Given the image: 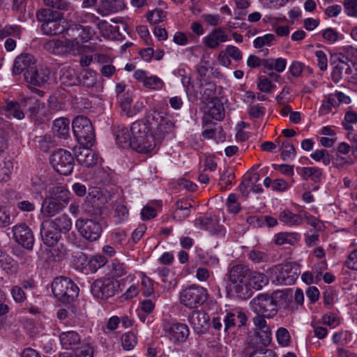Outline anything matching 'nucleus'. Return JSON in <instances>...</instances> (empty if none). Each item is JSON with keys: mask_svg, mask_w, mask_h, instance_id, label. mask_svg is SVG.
<instances>
[{"mask_svg": "<svg viewBox=\"0 0 357 357\" xmlns=\"http://www.w3.org/2000/svg\"><path fill=\"white\" fill-rule=\"evenodd\" d=\"M14 75L24 73V81L29 85L41 87L50 79V69L37 63L34 57L29 54H21L16 57L13 67Z\"/></svg>", "mask_w": 357, "mask_h": 357, "instance_id": "nucleus-1", "label": "nucleus"}, {"mask_svg": "<svg viewBox=\"0 0 357 357\" xmlns=\"http://www.w3.org/2000/svg\"><path fill=\"white\" fill-rule=\"evenodd\" d=\"M250 276L251 269L248 266L241 264L231 266L225 275L227 291L243 300L251 297L253 291L250 282Z\"/></svg>", "mask_w": 357, "mask_h": 357, "instance_id": "nucleus-2", "label": "nucleus"}, {"mask_svg": "<svg viewBox=\"0 0 357 357\" xmlns=\"http://www.w3.org/2000/svg\"><path fill=\"white\" fill-rule=\"evenodd\" d=\"M287 295L281 291H275L269 295L268 294H260L252 301V308L256 312V316L265 318H272L278 311V307L285 300Z\"/></svg>", "mask_w": 357, "mask_h": 357, "instance_id": "nucleus-3", "label": "nucleus"}, {"mask_svg": "<svg viewBox=\"0 0 357 357\" xmlns=\"http://www.w3.org/2000/svg\"><path fill=\"white\" fill-rule=\"evenodd\" d=\"M150 126L143 121L134 122L130 128L132 139V149L139 153H148L156 146L153 135L149 134Z\"/></svg>", "mask_w": 357, "mask_h": 357, "instance_id": "nucleus-4", "label": "nucleus"}, {"mask_svg": "<svg viewBox=\"0 0 357 357\" xmlns=\"http://www.w3.org/2000/svg\"><path fill=\"white\" fill-rule=\"evenodd\" d=\"M273 282L278 284L291 285L300 274L299 265L296 262L277 264L268 269Z\"/></svg>", "mask_w": 357, "mask_h": 357, "instance_id": "nucleus-5", "label": "nucleus"}, {"mask_svg": "<svg viewBox=\"0 0 357 357\" xmlns=\"http://www.w3.org/2000/svg\"><path fill=\"white\" fill-rule=\"evenodd\" d=\"M146 123L153 130V135L155 141H160L174 133V123L158 111L153 110L148 113Z\"/></svg>", "mask_w": 357, "mask_h": 357, "instance_id": "nucleus-6", "label": "nucleus"}, {"mask_svg": "<svg viewBox=\"0 0 357 357\" xmlns=\"http://www.w3.org/2000/svg\"><path fill=\"white\" fill-rule=\"evenodd\" d=\"M94 34L93 29L89 26H82L68 22V27L66 29V41L73 54L79 51L82 45L91 40Z\"/></svg>", "mask_w": 357, "mask_h": 357, "instance_id": "nucleus-7", "label": "nucleus"}, {"mask_svg": "<svg viewBox=\"0 0 357 357\" xmlns=\"http://www.w3.org/2000/svg\"><path fill=\"white\" fill-rule=\"evenodd\" d=\"M73 131L77 142L83 146H92L95 142L94 128L89 119L80 115L76 116L72 123Z\"/></svg>", "mask_w": 357, "mask_h": 357, "instance_id": "nucleus-8", "label": "nucleus"}, {"mask_svg": "<svg viewBox=\"0 0 357 357\" xmlns=\"http://www.w3.org/2000/svg\"><path fill=\"white\" fill-rule=\"evenodd\" d=\"M52 290L54 296L63 303H70L79 294L78 287L72 280L65 277L54 279L52 283Z\"/></svg>", "mask_w": 357, "mask_h": 357, "instance_id": "nucleus-9", "label": "nucleus"}, {"mask_svg": "<svg viewBox=\"0 0 357 357\" xmlns=\"http://www.w3.org/2000/svg\"><path fill=\"white\" fill-rule=\"evenodd\" d=\"M22 105L26 109L29 119L34 124L41 125L48 120L45 104L35 96H22Z\"/></svg>", "mask_w": 357, "mask_h": 357, "instance_id": "nucleus-10", "label": "nucleus"}, {"mask_svg": "<svg viewBox=\"0 0 357 357\" xmlns=\"http://www.w3.org/2000/svg\"><path fill=\"white\" fill-rule=\"evenodd\" d=\"M255 332L248 337V344L267 347L272 340V333L270 327L267 325L266 319L262 317L255 316L253 319Z\"/></svg>", "mask_w": 357, "mask_h": 357, "instance_id": "nucleus-11", "label": "nucleus"}, {"mask_svg": "<svg viewBox=\"0 0 357 357\" xmlns=\"http://www.w3.org/2000/svg\"><path fill=\"white\" fill-rule=\"evenodd\" d=\"M111 199V195L107 190L97 187L89 189L85 199L86 211L93 215L98 216L102 213V208Z\"/></svg>", "mask_w": 357, "mask_h": 357, "instance_id": "nucleus-12", "label": "nucleus"}, {"mask_svg": "<svg viewBox=\"0 0 357 357\" xmlns=\"http://www.w3.org/2000/svg\"><path fill=\"white\" fill-rule=\"evenodd\" d=\"M206 300V289L195 284L185 289L180 294L181 303L189 308H197Z\"/></svg>", "mask_w": 357, "mask_h": 357, "instance_id": "nucleus-13", "label": "nucleus"}, {"mask_svg": "<svg viewBox=\"0 0 357 357\" xmlns=\"http://www.w3.org/2000/svg\"><path fill=\"white\" fill-rule=\"evenodd\" d=\"M50 162L58 173L64 176L72 173L75 165L74 158L70 152L62 149L52 154Z\"/></svg>", "mask_w": 357, "mask_h": 357, "instance_id": "nucleus-14", "label": "nucleus"}, {"mask_svg": "<svg viewBox=\"0 0 357 357\" xmlns=\"http://www.w3.org/2000/svg\"><path fill=\"white\" fill-rule=\"evenodd\" d=\"M162 330L174 343L185 342L190 335V330L186 324L167 319L162 323Z\"/></svg>", "mask_w": 357, "mask_h": 357, "instance_id": "nucleus-15", "label": "nucleus"}, {"mask_svg": "<svg viewBox=\"0 0 357 357\" xmlns=\"http://www.w3.org/2000/svg\"><path fill=\"white\" fill-rule=\"evenodd\" d=\"M119 287L117 281L112 278L100 279L92 283L91 291L97 298L107 299L116 294Z\"/></svg>", "mask_w": 357, "mask_h": 357, "instance_id": "nucleus-16", "label": "nucleus"}, {"mask_svg": "<svg viewBox=\"0 0 357 357\" xmlns=\"http://www.w3.org/2000/svg\"><path fill=\"white\" fill-rule=\"evenodd\" d=\"M75 227L85 239L91 242L98 240L102 233L100 224L91 219H78Z\"/></svg>", "mask_w": 357, "mask_h": 357, "instance_id": "nucleus-17", "label": "nucleus"}, {"mask_svg": "<svg viewBox=\"0 0 357 357\" xmlns=\"http://www.w3.org/2000/svg\"><path fill=\"white\" fill-rule=\"evenodd\" d=\"M15 241L28 250H32L34 236L32 230L25 223L18 224L13 227Z\"/></svg>", "mask_w": 357, "mask_h": 357, "instance_id": "nucleus-18", "label": "nucleus"}, {"mask_svg": "<svg viewBox=\"0 0 357 357\" xmlns=\"http://www.w3.org/2000/svg\"><path fill=\"white\" fill-rule=\"evenodd\" d=\"M47 220L40 225V236L43 243L47 247L56 246L59 243L61 233Z\"/></svg>", "mask_w": 357, "mask_h": 357, "instance_id": "nucleus-19", "label": "nucleus"}, {"mask_svg": "<svg viewBox=\"0 0 357 357\" xmlns=\"http://www.w3.org/2000/svg\"><path fill=\"white\" fill-rule=\"evenodd\" d=\"M49 22L41 24V30L43 33L47 36H56L59 34H65L66 29L68 27V21L63 17L61 13V17H53Z\"/></svg>", "mask_w": 357, "mask_h": 357, "instance_id": "nucleus-20", "label": "nucleus"}, {"mask_svg": "<svg viewBox=\"0 0 357 357\" xmlns=\"http://www.w3.org/2000/svg\"><path fill=\"white\" fill-rule=\"evenodd\" d=\"M188 320L197 334H202L209 326V315L203 310H194L188 316Z\"/></svg>", "mask_w": 357, "mask_h": 357, "instance_id": "nucleus-21", "label": "nucleus"}, {"mask_svg": "<svg viewBox=\"0 0 357 357\" xmlns=\"http://www.w3.org/2000/svg\"><path fill=\"white\" fill-rule=\"evenodd\" d=\"M90 146L77 147L74 149L75 157L77 161L83 167L89 168L95 166L98 160V155Z\"/></svg>", "mask_w": 357, "mask_h": 357, "instance_id": "nucleus-22", "label": "nucleus"}, {"mask_svg": "<svg viewBox=\"0 0 357 357\" xmlns=\"http://www.w3.org/2000/svg\"><path fill=\"white\" fill-rule=\"evenodd\" d=\"M209 104L210 105L207 114L203 117V123L204 125L211 123L209 119L210 117L216 121H222L225 116L224 105L220 99L218 98H213Z\"/></svg>", "mask_w": 357, "mask_h": 357, "instance_id": "nucleus-23", "label": "nucleus"}, {"mask_svg": "<svg viewBox=\"0 0 357 357\" xmlns=\"http://www.w3.org/2000/svg\"><path fill=\"white\" fill-rule=\"evenodd\" d=\"M247 320L248 317L246 314L238 310L229 312L226 314L223 319L225 323L224 331L227 332L228 330L236 326L241 328L246 324Z\"/></svg>", "mask_w": 357, "mask_h": 357, "instance_id": "nucleus-24", "label": "nucleus"}, {"mask_svg": "<svg viewBox=\"0 0 357 357\" xmlns=\"http://www.w3.org/2000/svg\"><path fill=\"white\" fill-rule=\"evenodd\" d=\"M338 60L339 62L334 66L331 73L332 79L336 83L342 79H346V77L352 72L351 65L346 61L348 60L347 56L341 54Z\"/></svg>", "mask_w": 357, "mask_h": 357, "instance_id": "nucleus-25", "label": "nucleus"}, {"mask_svg": "<svg viewBox=\"0 0 357 357\" xmlns=\"http://www.w3.org/2000/svg\"><path fill=\"white\" fill-rule=\"evenodd\" d=\"M53 181L52 176L49 174L35 176L31 178L32 190L40 195L41 198H43V192H49V189L52 188L51 185L53 184Z\"/></svg>", "mask_w": 357, "mask_h": 357, "instance_id": "nucleus-26", "label": "nucleus"}, {"mask_svg": "<svg viewBox=\"0 0 357 357\" xmlns=\"http://www.w3.org/2000/svg\"><path fill=\"white\" fill-rule=\"evenodd\" d=\"M228 40V36L222 29H215L204 38V43L208 48L215 50L219 47L220 43Z\"/></svg>", "mask_w": 357, "mask_h": 357, "instance_id": "nucleus-27", "label": "nucleus"}, {"mask_svg": "<svg viewBox=\"0 0 357 357\" xmlns=\"http://www.w3.org/2000/svg\"><path fill=\"white\" fill-rule=\"evenodd\" d=\"M43 47L46 51L53 54H73L66 40L63 42L58 39L50 40L44 43Z\"/></svg>", "mask_w": 357, "mask_h": 357, "instance_id": "nucleus-28", "label": "nucleus"}, {"mask_svg": "<svg viewBox=\"0 0 357 357\" xmlns=\"http://www.w3.org/2000/svg\"><path fill=\"white\" fill-rule=\"evenodd\" d=\"M61 203H57L48 197L43 199L41 204L40 213L45 218H52L59 213L63 208Z\"/></svg>", "mask_w": 357, "mask_h": 357, "instance_id": "nucleus-29", "label": "nucleus"}, {"mask_svg": "<svg viewBox=\"0 0 357 357\" xmlns=\"http://www.w3.org/2000/svg\"><path fill=\"white\" fill-rule=\"evenodd\" d=\"M59 340L63 349H76L81 342V337L77 332L69 331L61 333Z\"/></svg>", "mask_w": 357, "mask_h": 357, "instance_id": "nucleus-30", "label": "nucleus"}, {"mask_svg": "<svg viewBox=\"0 0 357 357\" xmlns=\"http://www.w3.org/2000/svg\"><path fill=\"white\" fill-rule=\"evenodd\" d=\"M114 135L116 137L117 144L122 148L126 149L131 147L132 149V134L123 125H118L114 129Z\"/></svg>", "mask_w": 357, "mask_h": 357, "instance_id": "nucleus-31", "label": "nucleus"}, {"mask_svg": "<svg viewBox=\"0 0 357 357\" xmlns=\"http://www.w3.org/2000/svg\"><path fill=\"white\" fill-rule=\"evenodd\" d=\"M70 192L63 186H52L49 189V195L47 196L57 203H61L63 207H66L70 200Z\"/></svg>", "mask_w": 357, "mask_h": 357, "instance_id": "nucleus-32", "label": "nucleus"}, {"mask_svg": "<svg viewBox=\"0 0 357 357\" xmlns=\"http://www.w3.org/2000/svg\"><path fill=\"white\" fill-rule=\"evenodd\" d=\"M192 208V200L188 199H178L175 204L173 212L174 219L181 221L190 214V208Z\"/></svg>", "mask_w": 357, "mask_h": 357, "instance_id": "nucleus-33", "label": "nucleus"}, {"mask_svg": "<svg viewBox=\"0 0 357 357\" xmlns=\"http://www.w3.org/2000/svg\"><path fill=\"white\" fill-rule=\"evenodd\" d=\"M195 226L202 229L208 230L213 234H216L221 230L215 216L199 217L195 220Z\"/></svg>", "mask_w": 357, "mask_h": 357, "instance_id": "nucleus-34", "label": "nucleus"}, {"mask_svg": "<svg viewBox=\"0 0 357 357\" xmlns=\"http://www.w3.org/2000/svg\"><path fill=\"white\" fill-rule=\"evenodd\" d=\"M245 357H278L274 351L259 347L246 344L243 350Z\"/></svg>", "mask_w": 357, "mask_h": 357, "instance_id": "nucleus-35", "label": "nucleus"}, {"mask_svg": "<svg viewBox=\"0 0 357 357\" xmlns=\"http://www.w3.org/2000/svg\"><path fill=\"white\" fill-rule=\"evenodd\" d=\"M60 81L66 86H75L80 84L79 75L71 68H64L60 72Z\"/></svg>", "mask_w": 357, "mask_h": 357, "instance_id": "nucleus-36", "label": "nucleus"}, {"mask_svg": "<svg viewBox=\"0 0 357 357\" xmlns=\"http://www.w3.org/2000/svg\"><path fill=\"white\" fill-rule=\"evenodd\" d=\"M125 8L124 0H105L102 3L98 13L102 15H107L112 13L119 12Z\"/></svg>", "mask_w": 357, "mask_h": 357, "instance_id": "nucleus-37", "label": "nucleus"}, {"mask_svg": "<svg viewBox=\"0 0 357 357\" xmlns=\"http://www.w3.org/2000/svg\"><path fill=\"white\" fill-rule=\"evenodd\" d=\"M61 234L67 233L72 228V220L66 213L61 214L54 219H47Z\"/></svg>", "mask_w": 357, "mask_h": 357, "instance_id": "nucleus-38", "label": "nucleus"}, {"mask_svg": "<svg viewBox=\"0 0 357 357\" xmlns=\"http://www.w3.org/2000/svg\"><path fill=\"white\" fill-rule=\"evenodd\" d=\"M279 220L289 227L301 225L303 223V218L300 215L294 213L287 209L280 213Z\"/></svg>", "mask_w": 357, "mask_h": 357, "instance_id": "nucleus-39", "label": "nucleus"}, {"mask_svg": "<svg viewBox=\"0 0 357 357\" xmlns=\"http://www.w3.org/2000/svg\"><path fill=\"white\" fill-rule=\"evenodd\" d=\"M70 121L67 118L61 117L54 121V132L60 138H66L69 135Z\"/></svg>", "mask_w": 357, "mask_h": 357, "instance_id": "nucleus-40", "label": "nucleus"}, {"mask_svg": "<svg viewBox=\"0 0 357 357\" xmlns=\"http://www.w3.org/2000/svg\"><path fill=\"white\" fill-rule=\"evenodd\" d=\"M300 235L295 232H280L275 236V243L282 245L284 244L295 245L298 242Z\"/></svg>", "mask_w": 357, "mask_h": 357, "instance_id": "nucleus-41", "label": "nucleus"}, {"mask_svg": "<svg viewBox=\"0 0 357 357\" xmlns=\"http://www.w3.org/2000/svg\"><path fill=\"white\" fill-rule=\"evenodd\" d=\"M22 97L19 102L10 101L6 103V110L8 116H11L18 120H22L24 118V113L22 110Z\"/></svg>", "mask_w": 357, "mask_h": 357, "instance_id": "nucleus-42", "label": "nucleus"}, {"mask_svg": "<svg viewBox=\"0 0 357 357\" xmlns=\"http://www.w3.org/2000/svg\"><path fill=\"white\" fill-rule=\"evenodd\" d=\"M61 13L57 11L51 10L47 8H41L36 13V17L37 20L42 24H45L51 20H54L53 17H61Z\"/></svg>", "mask_w": 357, "mask_h": 357, "instance_id": "nucleus-43", "label": "nucleus"}, {"mask_svg": "<svg viewBox=\"0 0 357 357\" xmlns=\"http://www.w3.org/2000/svg\"><path fill=\"white\" fill-rule=\"evenodd\" d=\"M250 282L251 284L252 289H255L257 290H259L268 283V278L263 273L252 271L251 270Z\"/></svg>", "mask_w": 357, "mask_h": 357, "instance_id": "nucleus-44", "label": "nucleus"}, {"mask_svg": "<svg viewBox=\"0 0 357 357\" xmlns=\"http://www.w3.org/2000/svg\"><path fill=\"white\" fill-rule=\"evenodd\" d=\"M301 174L305 180L310 179L314 183H318L321 181L322 172L319 168L315 167H303Z\"/></svg>", "mask_w": 357, "mask_h": 357, "instance_id": "nucleus-45", "label": "nucleus"}, {"mask_svg": "<svg viewBox=\"0 0 357 357\" xmlns=\"http://www.w3.org/2000/svg\"><path fill=\"white\" fill-rule=\"evenodd\" d=\"M128 209L127 207L121 204H119L115 206L113 221L116 225H121L125 222L128 218Z\"/></svg>", "mask_w": 357, "mask_h": 357, "instance_id": "nucleus-46", "label": "nucleus"}, {"mask_svg": "<svg viewBox=\"0 0 357 357\" xmlns=\"http://www.w3.org/2000/svg\"><path fill=\"white\" fill-rule=\"evenodd\" d=\"M97 76L98 74L95 71L91 69L85 70L79 75L80 84L87 88L93 87L96 84Z\"/></svg>", "mask_w": 357, "mask_h": 357, "instance_id": "nucleus-47", "label": "nucleus"}, {"mask_svg": "<svg viewBox=\"0 0 357 357\" xmlns=\"http://www.w3.org/2000/svg\"><path fill=\"white\" fill-rule=\"evenodd\" d=\"M117 99L120 103L122 111L125 112L128 116H132L138 113V110L135 112H132L131 110L130 106L132 101V97L128 92H126L125 94L119 96Z\"/></svg>", "mask_w": 357, "mask_h": 357, "instance_id": "nucleus-48", "label": "nucleus"}, {"mask_svg": "<svg viewBox=\"0 0 357 357\" xmlns=\"http://www.w3.org/2000/svg\"><path fill=\"white\" fill-rule=\"evenodd\" d=\"M44 4L52 9L61 11H70L73 10L71 3L68 0H43Z\"/></svg>", "mask_w": 357, "mask_h": 357, "instance_id": "nucleus-49", "label": "nucleus"}, {"mask_svg": "<svg viewBox=\"0 0 357 357\" xmlns=\"http://www.w3.org/2000/svg\"><path fill=\"white\" fill-rule=\"evenodd\" d=\"M321 36L328 44H334L344 38L342 33L331 27L324 29L321 32Z\"/></svg>", "mask_w": 357, "mask_h": 357, "instance_id": "nucleus-50", "label": "nucleus"}, {"mask_svg": "<svg viewBox=\"0 0 357 357\" xmlns=\"http://www.w3.org/2000/svg\"><path fill=\"white\" fill-rule=\"evenodd\" d=\"M278 151H282L281 158L283 160H287L292 158L296 155V150L294 145L288 140H284L282 142L278 149Z\"/></svg>", "mask_w": 357, "mask_h": 357, "instance_id": "nucleus-51", "label": "nucleus"}, {"mask_svg": "<svg viewBox=\"0 0 357 357\" xmlns=\"http://www.w3.org/2000/svg\"><path fill=\"white\" fill-rule=\"evenodd\" d=\"M13 168L10 160L0 158V182L7 181Z\"/></svg>", "mask_w": 357, "mask_h": 357, "instance_id": "nucleus-52", "label": "nucleus"}, {"mask_svg": "<svg viewBox=\"0 0 357 357\" xmlns=\"http://www.w3.org/2000/svg\"><path fill=\"white\" fill-rule=\"evenodd\" d=\"M137 342L136 335L132 332L124 333L121 337V344L125 350L130 351L132 349Z\"/></svg>", "mask_w": 357, "mask_h": 357, "instance_id": "nucleus-53", "label": "nucleus"}, {"mask_svg": "<svg viewBox=\"0 0 357 357\" xmlns=\"http://www.w3.org/2000/svg\"><path fill=\"white\" fill-rule=\"evenodd\" d=\"M47 254L50 259L54 261H60L65 257L66 252L62 245L57 244L56 246L49 247Z\"/></svg>", "mask_w": 357, "mask_h": 357, "instance_id": "nucleus-54", "label": "nucleus"}, {"mask_svg": "<svg viewBox=\"0 0 357 357\" xmlns=\"http://www.w3.org/2000/svg\"><path fill=\"white\" fill-rule=\"evenodd\" d=\"M107 262V259L102 255H95L89 261V267L92 273H96L99 268L103 267Z\"/></svg>", "mask_w": 357, "mask_h": 357, "instance_id": "nucleus-55", "label": "nucleus"}, {"mask_svg": "<svg viewBox=\"0 0 357 357\" xmlns=\"http://www.w3.org/2000/svg\"><path fill=\"white\" fill-rule=\"evenodd\" d=\"M165 17L166 13L160 8H155L146 14L147 20L152 24L163 21Z\"/></svg>", "mask_w": 357, "mask_h": 357, "instance_id": "nucleus-56", "label": "nucleus"}, {"mask_svg": "<svg viewBox=\"0 0 357 357\" xmlns=\"http://www.w3.org/2000/svg\"><path fill=\"white\" fill-rule=\"evenodd\" d=\"M143 85L150 89L159 91L164 87L165 83L157 76H148Z\"/></svg>", "mask_w": 357, "mask_h": 357, "instance_id": "nucleus-57", "label": "nucleus"}, {"mask_svg": "<svg viewBox=\"0 0 357 357\" xmlns=\"http://www.w3.org/2000/svg\"><path fill=\"white\" fill-rule=\"evenodd\" d=\"M338 105L336 97L333 93L330 94L327 100L323 102L319 112L321 115H325L331 111L332 107H337Z\"/></svg>", "mask_w": 357, "mask_h": 357, "instance_id": "nucleus-58", "label": "nucleus"}, {"mask_svg": "<svg viewBox=\"0 0 357 357\" xmlns=\"http://www.w3.org/2000/svg\"><path fill=\"white\" fill-rule=\"evenodd\" d=\"M21 28L17 25L6 26L0 28V39H3L9 36H14L18 38H20Z\"/></svg>", "mask_w": 357, "mask_h": 357, "instance_id": "nucleus-59", "label": "nucleus"}, {"mask_svg": "<svg viewBox=\"0 0 357 357\" xmlns=\"http://www.w3.org/2000/svg\"><path fill=\"white\" fill-rule=\"evenodd\" d=\"M234 179V174L231 171L225 169L220 176L219 185L222 190H226L232 185V181Z\"/></svg>", "mask_w": 357, "mask_h": 357, "instance_id": "nucleus-60", "label": "nucleus"}, {"mask_svg": "<svg viewBox=\"0 0 357 357\" xmlns=\"http://www.w3.org/2000/svg\"><path fill=\"white\" fill-rule=\"evenodd\" d=\"M310 157L317 162H322V163L327 166L331 162V155L326 149L316 150L313 152Z\"/></svg>", "mask_w": 357, "mask_h": 357, "instance_id": "nucleus-61", "label": "nucleus"}, {"mask_svg": "<svg viewBox=\"0 0 357 357\" xmlns=\"http://www.w3.org/2000/svg\"><path fill=\"white\" fill-rule=\"evenodd\" d=\"M275 37L272 33H267L263 36L256 38L253 41V45L255 48H261L264 46H271V43L275 40Z\"/></svg>", "mask_w": 357, "mask_h": 357, "instance_id": "nucleus-62", "label": "nucleus"}, {"mask_svg": "<svg viewBox=\"0 0 357 357\" xmlns=\"http://www.w3.org/2000/svg\"><path fill=\"white\" fill-rule=\"evenodd\" d=\"M206 85L207 87L205 88L202 93V96L206 100H209L215 98L214 96L216 91V87L215 84L208 82L205 79H202L200 81V86Z\"/></svg>", "mask_w": 357, "mask_h": 357, "instance_id": "nucleus-63", "label": "nucleus"}, {"mask_svg": "<svg viewBox=\"0 0 357 357\" xmlns=\"http://www.w3.org/2000/svg\"><path fill=\"white\" fill-rule=\"evenodd\" d=\"M357 123V113L354 111H348L346 112L342 126L347 130H353V124Z\"/></svg>", "mask_w": 357, "mask_h": 357, "instance_id": "nucleus-64", "label": "nucleus"}]
</instances>
